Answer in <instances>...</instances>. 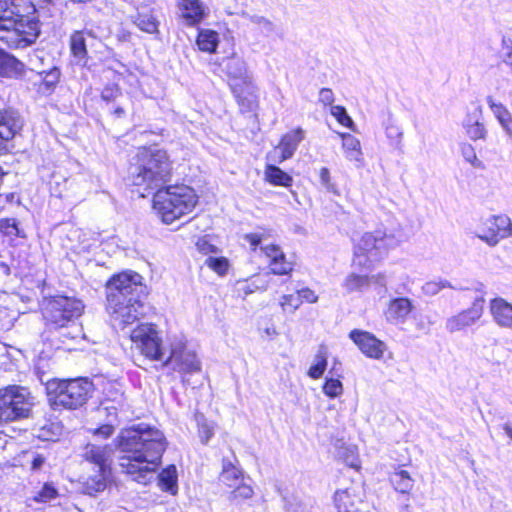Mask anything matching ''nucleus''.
Returning <instances> with one entry per match:
<instances>
[{"label": "nucleus", "mask_w": 512, "mask_h": 512, "mask_svg": "<svg viewBox=\"0 0 512 512\" xmlns=\"http://www.w3.org/2000/svg\"><path fill=\"white\" fill-rule=\"evenodd\" d=\"M115 441L122 472L141 483L158 468L166 449L164 434L143 424L122 429Z\"/></svg>", "instance_id": "obj_1"}, {"label": "nucleus", "mask_w": 512, "mask_h": 512, "mask_svg": "<svg viewBox=\"0 0 512 512\" xmlns=\"http://www.w3.org/2000/svg\"><path fill=\"white\" fill-rule=\"evenodd\" d=\"M142 277L135 272H123L107 283V310L115 326L124 328L143 313Z\"/></svg>", "instance_id": "obj_2"}, {"label": "nucleus", "mask_w": 512, "mask_h": 512, "mask_svg": "<svg viewBox=\"0 0 512 512\" xmlns=\"http://www.w3.org/2000/svg\"><path fill=\"white\" fill-rule=\"evenodd\" d=\"M84 312V304L75 297L57 295L46 299L42 315L52 341L68 346L71 341L82 337V327L78 319Z\"/></svg>", "instance_id": "obj_3"}, {"label": "nucleus", "mask_w": 512, "mask_h": 512, "mask_svg": "<svg viewBox=\"0 0 512 512\" xmlns=\"http://www.w3.org/2000/svg\"><path fill=\"white\" fill-rule=\"evenodd\" d=\"M171 164L166 151L157 148H141L130 168L134 186L144 191L159 188L169 180Z\"/></svg>", "instance_id": "obj_4"}, {"label": "nucleus", "mask_w": 512, "mask_h": 512, "mask_svg": "<svg viewBox=\"0 0 512 512\" xmlns=\"http://www.w3.org/2000/svg\"><path fill=\"white\" fill-rule=\"evenodd\" d=\"M197 203V194L185 185L159 189L153 197V207L166 224L192 212Z\"/></svg>", "instance_id": "obj_5"}, {"label": "nucleus", "mask_w": 512, "mask_h": 512, "mask_svg": "<svg viewBox=\"0 0 512 512\" xmlns=\"http://www.w3.org/2000/svg\"><path fill=\"white\" fill-rule=\"evenodd\" d=\"M48 401L54 409L74 410L83 406L93 391L87 378L52 379L46 384Z\"/></svg>", "instance_id": "obj_6"}, {"label": "nucleus", "mask_w": 512, "mask_h": 512, "mask_svg": "<svg viewBox=\"0 0 512 512\" xmlns=\"http://www.w3.org/2000/svg\"><path fill=\"white\" fill-rule=\"evenodd\" d=\"M222 71L242 111H252L257 107V87L248 73L245 61L236 55L223 59Z\"/></svg>", "instance_id": "obj_7"}, {"label": "nucleus", "mask_w": 512, "mask_h": 512, "mask_svg": "<svg viewBox=\"0 0 512 512\" xmlns=\"http://www.w3.org/2000/svg\"><path fill=\"white\" fill-rule=\"evenodd\" d=\"M398 244L399 241L392 233L383 230L366 232L355 242L353 263L355 266L370 269Z\"/></svg>", "instance_id": "obj_8"}, {"label": "nucleus", "mask_w": 512, "mask_h": 512, "mask_svg": "<svg viewBox=\"0 0 512 512\" xmlns=\"http://www.w3.org/2000/svg\"><path fill=\"white\" fill-rule=\"evenodd\" d=\"M11 0H0V40L10 48H25L39 35L38 23L20 18L14 19L7 7Z\"/></svg>", "instance_id": "obj_9"}, {"label": "nucleus", "mask_w": 512, "mask_h": 512, "mask_svg": "<svg viewBox=\"0 0 512 512\" xmlns=\"http://www.w3.org/2000/svg\"><path fill=\"white\" fill-rule=\"evenodd\" d=\"M163 366L180 374L184 383L188 382V376L201 371V361L196 352L188 347L187 341L182 336H173L168 339V349Z\"/></svg>", "instance_id": "obj_10"}, {"label": "nucleus", "mask_w": 512, "mask_h": 512, "mask_svg": "<svg viewBox=\"0 0 512 512\" xmlns=\"http://www.w3.org/2000/svg\"><path fill=\"white\" fill-rule=\"evenodd\" d=\"M33 398L27 388L11 385L0 390V422H10L29 415Z\"/></svg>", "instance_id": "obj_11"}, {"label": "nucleus", "mask_w": 512, "mask_h": 512, "mask_svg": "<svg viewBox=\"0 0 512 512\" xmlns=\"http://www.w3.org/2000/svg\"><path fill=\"white\" fill-rule=\"evenodd\" d=\"M132 348L151 361L164 360L167 349L163 345L157 326L151 323H142L130 333Z\"/></svg>", "instance_id": "obj_12"}, {"label": "nucleus", "mask_w": 512, "mask_h": 512, "mask_svg": "<svg viewBox=\"0 0 512 512\" xmlns=\"http://www.w3.org/2000/svg\"><path fill=\"white\" fill-rule=\"evenodd\" d=\"M511 235L512 221L506 215H492L482 219L476 230V236L492 247Z\"/></svg>", "instance_id": "obj_13"}, {"label": "nucleus", "mask_w": 512, "mask_h": 512, "mask_svg": "<svg viewBox=\"0 0 512 512\" xmlns=\"http://www.w3.org/2000/svg\"><path fill=\"white\" fill-rule=\"evenodd\" d=\"M484 299L477 298L471 307L448 317L445 321V329L449 333H456L474 325L482 316Z\"/></svg>", "instance_id": "obj_14"}, {"label": "nucleus", "mask_w": 512, "mask_h": 512, "mask_svg": "<svg viewBox=\"0 0 512 512\" xmlns=\"http://www.w3.org/2000/svg\"><path fill=\"white\" fill-rule=\"evenodd\" d=\"M349 338L358 349L370 359H382L387 350L385 342L368 331L354 329L349 333Z\"/></svg>", "instance_id": "obj_15"}, {"label": "nucleus", "mask_w": 512, "mask_h": 512, "mask_svg": "<svg viewBox=\"0 0 512 512\" xmlns=\"http://www.w3.org/2000/svg\"><path fill=\"white\" fill-rule=\"evenodd\" d=\"M179 16L187 26L200 24L209 14L201 0H178Z\"/></svg>", "instance_id": "obj_16"}, {"label": "nucleus", "mask_w": 512, "mask_h": 512, "mask_svg": "<svg viewBox=\"0 0 512 512\" xmlns=\"http://www.w3.org/2000/svg\"><path fill=\"white\" fill-rule=\"evenodd\" d=\"M413 309L414 305L409 298L398 297L389 301L384 315L391 324H403Z\"/></svg>", "instance_id": "obj_17"}, {"label": "nucleus", "mask_w": 512, "mask_h": 512, "mask_svg": "<svg viewBox=\"0 0 512 512\" xmlns=\"http://www.w3.org/2000/svg\"><path fill=\"white\" fill-rule=\"evenodd\" d=\"M136 9V14L131 16L132 22L143 32L157 34L160 23L154 13V8L149 5H137Z\"/></svg>", "instance_id": "obj_18"}, {"label": "nucleus", "mask_w": 512, "mask_h": 512, "mask_svg": "<svg viewBox=\"0 0 512 512\" xmlns=\"http://www.w3.org/2000/svg\"><path fill=\"white\" fill-rule=\"evenodd\" d=\"M361 498L355 487L337 490L334 494V505L338 512H361L358 504Z\"/></svg>", "instance_id": "obj_19"}, {"label": "nucleus", "mask_w": 512, "mask_h": 512, "mask_svg": "<svg viewBox=\"0 0 512 512\" xmlns=\"http://www.w3.org/2000/svg\"><path fill=\"white\" fill-rule=\"evenodd\" d=\"M490 312L498 326L512 330V304L503 298H494L490 301Z\"/></svg>", "instance_id": "obj_20"}, {"label": "nucleus", "mask_w": 512, "mask_h": 512, "mask_svg": "<svg viewBox=\"0 0 512 512\" xmlns=\"http://www.w3.org/2000/svg\"><path fill=\"white\" fill-rule=\"evenodd\" d=\"M265 238V232H255L246 234L244 236V239L250 244V247L253 251H255L257 247L260 246L264 255L269 259V262H274L277 259H281L285 256L281 248L275 244L262 245Z\"/></svg>", "instance_id": "obj_21"}, {"label": "nucleus", "mask_w": 512, "mask_h": 512, "mask_svg": "<svg viewBox=\"0 0 512 512\" xmlns=\"http://www.w3.org/2000/svg\"><path fill=\"white\" fill-rule=\"evenodd\" d=\"M304 138V132L302 129L297 128L286 133L278 146L275 148V152L280 151L281 156L279 162H283L293 156L299 143Z\"/></svg>", "instance_id": "obj_22"}, {"label": "nucleus", "mask_w": 512, "mask_h": 512, "mask_svg": "<svg viewBox=\"0 0 512 512\" xmlns=\"http://www.w3.org/2000/svg\"><path fill=\"white\" fill-rule=\"evenodd\" d=\"M481 113V107H478L473 113L467 114L463 120L466 135L473 141L483 140L487 135L485 125L480 121Z\"/></svg>", "instance_id": "obj_23"}, {"label": "nucleus", "mask_w": 512, "mask_h": 512, "mask_svg": "<svg viewBox=\"0 0 512 512\" xmlns=\"http://www.w3.org/2000/svg\"><path fill=\"white\" fill-rule=\"evenodd\" d=\"M340 137L346 159L354 162L357 168L362 167L364 158L359 139L349 133H340Z\"/></svg>", "instance_id": "obj_24"}, {"label": "nucleus", "mask_w": 512, "mask_h": 512, "mask_svg": "<svg viewBox=\"0 0 512 512\" xmlns=\"http://www.w3.org/2000/svg\"><path fill=\"white\" fill-rule=\"evenodd\" d=\"M109 469L93 468V473L87 476L83 481V489L86 494L93 495L105 490Z\"/></svg>", "instance_id": "obj_25"}, {"label": "nucleus", "mask_w": 512, "mask_h": 512, "mask_svg": "<svg viewBox=\"0 0 512 512\" xmlns=\"http://www.w3.org/2000/svg\"><path fill=\"white\" fill-rule=\"evenodd\" d=\"M371 281L383 284L384 276L382 274L373 275L371 277L365 275H358L355 273L349 274L343 281V287L347 292L362 291L370 286Z\"/></svg>", "instance_id": "obj_26"}, {"label": "nucleus", "mask_w": 512, "mask_h": 512, "mask_svg": "<svg viewBox=\"0 0 512 512\" xmlns=\"http://www.w3.org/2000/svg\"><path fill=\"white\" fill-rule=\"evenodd\" d=\"M110 452L105 446L88 444L85 447L84 457L96 469H109L108 458Z\"/></svg>", "instance_id": "obj_27"}, {"label": "nucleus", "mask_w": 512, "mask_h": 512, "mask_svg": "<svg viewBox=\"0 0 512 512\" xmlns=\"http://www.w3.org/2000/svg\"><path fill=\"white\" fill-rule=\"evenodd\" d=\"M486 101L503 130L508 136H512V115L509 110L501 103H497L491 96L487 97Z\"/></svg>", "instance_id": "obj_28"}, {"label": "nucleus", "mask_w": 512, "mask_h": 512, "mask_svg": "<svg viewBox=\"0 0 512 512\" xmlns=\"http://www.w3.org/2000/svg\"><path fill=\"white\" fill-rule=\"evenodd\" d=\"M389 480L394 489L402 494L409 493L414 486V479L410 476L409 472L401 468L396 469L390 474Z\"/></svg>", "instance_id": "obj_29"}, {"label": "nucleus", "mask_w": 512, "mask_h": 512, "mask_svg": "<svg viewBox=\"0 0 512 512\" xmlns=\"http://www.w3.org/2000/svg\"><path fill=\"white\" fill-rule=\"evenodd\" d=\"M264 178L267 182L276 186L290 187L293 178L275 165H267L264 171Z\"/></svg>", "instance_id": "obj_30"}, {"label": "nucleus", "mask_w": 512, "mask_h": 512, "mask_svg": "<svg viewBox=\"0 0 512 512\" xmlns=\"http://www.w3.org/2000/svg\"><path fill=\"white\" fill-rule=\"evenodd\" d=\"M23 64L14 56L0 49V75L12 77L22 73Z\"/></svg>", "instance_id": "obj_31"}, {"label": "nucleus", "mask_w": 512, "mask_h": 512, "mask_svg": "<svg viewBox=\"0 0 512 512\" xmlns=\"http://www.w3.org/2000/svg\"><path fill=\"white\" fill-rule=\"evenodd\" d=\"M103 409L109 415L117 416L118 412L124 411L127 403L124 394L118 390L110 391L102 402Z\"/></svg>", "instance_id": "obj_32"}, {"label": "nucleus", "mask_w": 512, "mask_h": 512, "mask_svg": "<svg viewBox=\"0 0 512 512\" xmlns=\"http://www.w3.org/2000/svg\"><path fill=\"white\" fill-rule=\"evenodd\" d=\"M159 486L163 491L175 495L178 491L177 469L174 465L166 467L158 476Z\"/></svg>", "instance_id": "obj_33"}, {"label": "nucleus", "mask_w": 512, "mask_h": 512, "mask_svg": "<svg viewBox=\"0 0 512 512\" xmlns=\"http://www.w3.org/2000/svg\"><path fill=\"white\" fill-rule=\"evenodd\" d=\"M196 43L201 51L213 53L218 46L219 35L216 31L202 29L199 31Z\"/></svg>", "instance_id": "obj_34"}, {"label": "nucleus", "mask_w": 512, "mask_h": 512, "mask_svg": "<svg viewBox=\"0 0 512 512\" xmlns=\"http://www.w3.org/2000/svg\"><path fill=\"white\" fill-rule=\"evenodd\" d=\"M220 481L229 488H234L243 481V474L240 469L229 463L223 464Z\"/></svg>", "instance_id": "obj_35"}, {"label": "nucleus", "mask_w": 512, "mask_h": 512, "mask_svg": "<svg viewBox=\"0 0 512 512\" xmlns=\"http://www.w3.org/2000/svg\"><path fill=\"white\" fill-rule=\"evenodd\" d=\"M328 353L327 349L321 346L314 357V363L308 370V376L312 379H319L324 374L327 367Z\"/></svg>", "instance_id": "obj_36"}, {"label": "nucleus", "mask_w": 512, "mask_h": 512, "mask_svg": "<svg viewBox=\"0 0 512 512\" xmlns=\"http://www.w3.org/2000/svg\"><path fill=\"white\" fill-rule=\"evenodd\" d=\"M383 127L390 143L392 145H399L403 137V129L398 121L392 115H389L384 121Z\"/></svg>", "instance_id": "obj_37"}, {"label": "nucleus", "mask_w": 512, "mask_h": 512, "mask_svg": "<svg viewBox=\"0 0 512 512\" xmlns=\"http://www.w3.org/2000/svg\"><path fill=\"white\" fill-rule=\"evenodd\" d=\"M195 420L197 422L200 440L203 444H207L214 435L216 425L214 422L208 421L201 413L195 414Z\"/></svg>", "instance_id": "obj_38"}, {"label": "nucleus", "mask_w": 512, "mask_h": 512, "mask_svg": "<svg viewBox=\"0 0 512 512\" xmlns=\"http://www.w3.org/2000/svg\"><path fill=\"white\" fill-rule=\"evenodd\" d=\"M70 49L75 58L82 61L86 58L87 50L83 32L75 31L70 37Z\"/></svg>", "instance_id": "obj_39"}, {"label": "nucleus", "mask_w": 512, "mask_h": 512, "mask_svg": "<svg viewBox=\"0 0 512 512\" xmlns=\"http://www.w3.org/2000/svg\"><path fill=\"white\" fill-rule=\"evenodd\" d=\"M204 264L220 277L226 276L230 268V262L226 257L209 256Z\"/></svg>", "instance_id": "obj_40"}, {"label": "nucleus", "mask_w": 512, "mask_h": 512, "mask_svg": "<svg viewBox=\"0 0 512 512\" xmlns=\"http://www.w3.org/2000/svg\"><path fill=\"white\" fill-rule=\"evenodd\" d=\"M338 457L343 462L356 470L360 468V461L358 458L357 448L355 446H343L338 452Z\"/></svg>", "instance_id": "obj_41"}, {"label": "nucleus", "mask_w": 512, "mask_h": 512, "mask_svg": "<svg viewBox=\"0 0 512 512\" xmlns=\"http://www.w3.org/2000/svg\"><path fill=\"white\" fill-rule=\"evenodd\" d=\"M322 390L327 397L337 398L343 394L344 388L342 382L339 379L326 378Z\"/></svg>", "instance_id": "obj_42"}, {"label": "nucleus", "mask_w": 512, "mask_h": 512, "mask_svg": "<svg viewBox=\"0 0 512 512\" xmlns=\"http://www.w3.org/2000/svg\"><path fill=\"white\" fill-rule=\"evenodd\" d=\"M461 155L466 162L471 164L474 168H483L482 161L477 157L475 148L469 143H462L460 146Z\"/></svg>", "instance_id": "obj_43"}, {"label": "nucleus", "mask_w": 512, "mask_h": 512, "mask_svg": "<svg viewBox=\"0 0 512 512\" xmlns=\"http://www.w3.org/2000/svg\"><path fill=\"white\" fill-rule=\"evenodd\" d=\"M271 273L275 275H288L293 271V263L286 259V256L269 262Z\"/></svg>", "instance_id": "obj_44"}, {"label": "nucleus", "mask_w": 512, "mask_h": 512, "mask_svg": "<svg viewBox=\"0 0 512 512\" xmlns=\"http://www.w3.org/2000/svg\"><path fill=\"white\" fill-rule=\"evenodd\" d=\"M452 288L447 280L439 279L426 282L422 286V291L425 295L434 296L444 288Z\"/></svg>", "instance_id": "obj_45"}, {"label": "nucleus", "mask_w": 512, "mask_h": 512, "mask_svg": "<svg viewBox=\"0 0 512 512\" xmlns=\"http://www.w3.org/2000/svg\"><path fill=\"white\" fill-rule=\"evenodd\" d=\"M331 115L343 126L353 128L354 122L348 115L346 109L343 106L335 105L331 106Z\"/></svg>", "instance_id": "obj_46"}, {"label": "nucleus", "mask_w": 512, "mask_h": 512, "mask_svg": "<svg viewBox=\"0 0 512 512\" xmlns=\"http://www.w3.org/2000/svg\"><path fill=\"white\" fill-rule=\"evenodd\" d=\"M301 305V298L291 294L283 295L280 298V306L285 312L294 313Z\"/></svg>", "instance_id": "obj_47"}, {"label": "nucleus", "mask_w": 512, "mask_h": 512, "mask_svg": "<svg viewBox=\"0 0 512 512\" xmlns=\"http://www.w3.org/2000/svg\"><path fill=\"white\" fill-rule=\"evenodd\" d=\"M254 494V491L252 487L248 484L243 483L241 481L238 485H236L232 492H231V498L232 499H239V500H246L250 499Z\"/></svg>", "instance_id": "obj_48"}, {"label": "nucleus", "mask_w": 512, "mask_h": 512, "mask_svg": "<svg viewBox=\"0 0 512 512\" xmlns=\"http://www.w3.org/2000/svg\"><path fill=\"white\" fill-rule=\"evenodd\" d=\"M58 493L54 486L51 484H44L43 487L37 494L34 496V500L37 502H49L57 497Z\"/></svg>", "instance_id": "obj_49"}, {"label": "nucleus", "mask_w": 512, "mask_h": 512, "mask_svg": "<svg viewBox=\"0 0 512 512\" xmlns=\"http://www.w3.org/2000/svg\"><path fill=\"white\" fill-rule=\"evenodd\" d=\"M196 248L200 253L204 255L217 254L220 252L219 248L210 243L207 237L199 238L196 242Z\"/></svg>", "instance_id": "obj_50"}, {"label": "nucleus", "mask_w": 512, "mask_h": 512, "mask_svg": "<svg viewBox=\"0 0 512 512\" xmlns=\"http://www.w3.org/2000/svg\"><path fill=\"white\" fill-rule=\"evenodd\" d=\"M319 178L321 185L328 191L337 194L336 185L331 181V176L328 168L323 167L319 171Z\"/></svg>", "instance_id": "obj_51"}, {"label": "nucleus", "mask_w": 512, "mask_h": 512, "mask_svg": "<svg viewBox=\"0 0 512 512\" xmlns=\"http://www.w3.org/2000/svg\"><path fill=\"white\" fill-rule=\"evenodd\" d=\"M0 230L6 235L21 236L17 224L13 219H1Z\"/></svg>", "instance_id": "obj_52"}, {"label": "nucleus", "mask_w": 512, "mask_h": 512, "mask_svg": "<svg viewBox=\"0 0 512 512\" xmlns=\"http://www.w3.org/2000/svg\"><path fill=\"white\" fill-rule=\"evenodd\" d=\"M43 84L46 86L47 90L52 89L59 80L60 71L58 68L54 67L50 69L48 72H44Z\"/></svg>", "instance_id": "obj_53"}, {"label": "nucleus", "mask_w": 512, "mask_h": 512, "mask_svg": "<svg viewBox=\"0 0 512 512\" xmlns=\"http://www.w3.org/2000/svg\"><path fill=\"white\" fill-rule=\"evenodd\" d=\"M250 19L265 33H271L274 30L273 23L262 16H252Z\"/></svg>", "instance_id": "obj_54"}, {"label": "nucleus", "mask_w": 512, "mask_h": 512, "mask_svg": "<svg viewBox=\"0 0 512 512\" xmlns=\"http://www.w3.org/2000/svg\"><path fill=\"white\" fill-rule=\"evenodd\" d=\"M297 294L299 298H301V303L304 301L307 303L314 304L318 301V295L315 293V291L308 287L299 289L297 291Z\"/></svg>", "instance_id": "obj_55"}, {"label": "nucleus", "mask_w": 512, "mask_h": 512, "mask_svg": "<svg viewBox=\"0 0 512 512\" xmlns=\"http://www.w3.org/2000/svg\"><path fill=\"white\" fill-rule=\"evenodd\" d=\"M319 102L324 106H331L334 102V93L330 88H322L319 91Z\"/></svg>", "instance_id": "obj_56"}, {"label": "nucleus", "mask_w": 512, "mask_h": 512, "mask_svg": "<svg viewBox=\"0 0 512 512\" xmlns=\"http://www.w3.org/2000/svg\"><path fill=\"white\" fill-rule=\"evenodd\" d=\"M120 95V90L116 86H107L103 89L101 97L105 101H113Z\"/></svg>", "instance_id": "obj_57"}, {"label": "nucleus", "mask_w": 512, "mask_h": 512, "mask_svg": "<svg viewBox=\"0 0 512 512\" xmlns=\"http://www.w3.org/2000/svg\"><path fill=\"white\" fill-rule=\"evenodd\" d=\"M114 433V427L110 424L102 425L95 430L94 434L102 438H108Z\"/></svg>", "instance_id": "obj_58"}, {"label": "nucleus", "mask_w": 512, "mask_h": 512, "mask_svg": "<svg viewBox=\"0 0 512 512\" xmlns=\"http://www.w3.org/2000/svg\"><path fill=\"white\" fill-rule=\"evenodd\" d=\"M44 463V458L40 455L36 456L32 461V469L37 470L42 467Z\"/></svg>", "instance_id": "obj_59"}, {"label": "nucleus", "mask_w": 512, "mask_h": 512, "mask_svg": "<svg viewBox=\"0 0 512 512\" xmlns=\"http://www.w3.org/2000/svg\"><path fill=\"white\" fill-rule=\"evenodd\" d=\"M502 429L505 432V434L507 435V437L512 440V423L511 422L504 423L502 425Z\"/></svg>", "instance_id": "obj_60"}, {"label": "nucleus", "mask_w": 512, "mask_h": 512, "mask_svg": "<svg viewBox=\"0 0 512 512\" xmlns=\"http://www.w3.org/2000/svg\"><path fill=\"white\" fill-rule=\"evenodd\" d=\"M264 333L270 337V338H273L275 337L276 335H278V332L276 331V329L274 327H267L265 330H264Z\"/></svg>", "instance_id": "obj_61"}, {"label": "nucleus", "mask_w": 512, "mask_h": 512, "mask_svg": "<svg viewBox=\"0 0 512 512\" xmlns=\"http://www.w3.org/2000/svg\"><path fill=\"white\" fill-rule=\"evenodd\" d=\"M502 43H503V45L506 48H511V52L510 53H512V38L504 36L503 39H502Z\"/></svg>", "instance_id": "obj_62"}, {"label": "nucleus", "mask_w": 512, "mask_h": 512, "mask_svg": "<svg viewBox=\"0 0 512 512\" xmlns=\"http://www.w3.org/2000/svg\"><path fill=\"white\" fill-rule=\"evenodd\" d=\"M256 289H258V286L254 285V284H252V286L247 284L244 287V292H245V294H249V293H253Z\"/></svg>", "instance_id": "obj_63"}, {"label": "nucleus", "mask_w": 512, "mask_h": 512, "mask_svg": "<svg viewBox=\"0 0 512 512\" xmlns=\"http://www.w3.org/2000/svg\"><path fill=\"white\" fill-rule=\"evenodd\" d=\"M114 114L117 116V117H122L124 114H125V111L123 108L121 107H117L115 110H114Z\"/></svg>", "instance_id": "obj_64"}]
</instances>
